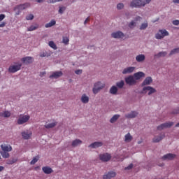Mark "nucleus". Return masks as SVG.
<instances>
[{"label":"nucleus","mask_w":179,"mask_h":179,"mask_svg":"<svg viewBox=\"0 0 179 179\" xmlns=\"http://www.w3.org/2000/svg\"><path fill=\"white\" fill-rule=\"evenodd\" d=\"M152 0H133L130 6L131 8H141V6H145L147 3H150Z\"/></svg>","instance_id":"obj_1"},{"label":"nucleus","mask_w":179,"mask_h":179,"mask_svg":"<svg viewBox=\"0 0 179 179\" xmlns=\"http://www.w3.org/2000/svg\"><path fill=\"white\" fill-rule=\"evenodd\" d=\"M2 151L1 152V155L3 159H8L9 157V152H12V146L8 145L6 144H3L1 145Z\"/></svg>","instance_id":"obj_2"},{"label":"nucleus","mask_w":179,"mask_h":179,"mask_svg":"<svg viewBox=\"0 0 179 179\" xmlns=\"http://www.w3.org/2000/svg\"><path fill=\"white\" fill-rule=\"evenodd\" d=\"M169 31L166 29H159L158 33L155 34V38L157 40H162V38H164L166 36H169Z\"/></svg>","instance_id":"obj_3"},{"label":"nucleus","mask_w":179,"mask_h":179,"mask_svg":"<svg viewBox=\"0 0 179 179\" xmlns=\"http://www.w3.org/2000/svg\"><path fill=\"white\" fill-rule=\"evenodd\" d=\"M27 8H30L29 3H25L24 4H20L15 7L14 10H17L16 15L20 14V10H24V9H27Z\"/></svg>","instance_id":"obj_4"},{"label":"nucleus","mask_w":179,"mask_h":179,"mask_svg":"<svg viewBox=\"0 0 179 179\" xmlns=\"http://www.w3.org/2000/svg\"><path fill=\"white\" fill-rule=\"evenodd\" d=\"M30 120V116L28 115H21L18 120H17V124L19 125H22L23 124H26V122H27V121H29Z\"/></svg>","instance_id":"obj_5"},{"label":"nucleus","mask_w":179,"mask_h":179,"mask_svg":"<svg viewBox=\"0 0 179 179\" xmlns=\"http://www.w3.org/2000/svg\"><path fill=\"white\" fill-rule=\"evenodd\" d=\"M104 87V84L101 83V82H97L94 85V87L92 89L94 94H97L99 90H101Z\"/></svg>","instance_id":"obj_6"},{"label":"nucleus","mask_w":179,"mask_h":179,"mask_svg":"<svg viewBox=\"0 0 179 179\" xmlns=\"http://www.w3.org/2000/svg\"><path fill=\"white\" fill-rule=\"evenodd\" d=\"M22 68V64H18L17 65H11L8 68V72L10 73H15L17 71H20Z\"/></svg>","instance_id":"obj_7"},{"label":"nucleus","mask_w":179,"mask_h":179,"mask_svg":"<svg viewBox=\"0 0 179 179\" xmlns=\"http://www.w3.org/2000/svg\"><path fill=\"white\" fill-rule=\"evenodd\" d=\"M148 92V96H150V94H153V93H156V89L150 86L144 87L143 88L142 93H144L145 94H146Z\"/></svg>","instance_id":"obj_8"},{"label":"nucleus","mask_w":179,"mask_h":179,"mask_svg":"<svg viewBox=\"0 0 179 179\" xmlns=\"http://www.w3.org/2000/svg\"><path fill=\"white\" fill-rule=\"evenodd\" d=\"M174 125V122H168L166 123H163L161 125L157 127V129L159 131H162V129H164V128H171V127H173Z\"/></svg>","instance_id":"obj_9"},{"label":"nucleus","mask_w":179,"mask_h":179,"mask_svg":"<svg viewBox=\"0 0 179 179\" xmlns=\"http://www.w3.org/2000/svg\"><path fill=\"white\" fill-rule=\"evenodd\" d=\"M99 159L101 162H109L111 159V155L108 153L101 154L99 155Z\"/></svg>","instance_id":"obj_10"},{"label":"nucleus","mask_w":179,"mask_h":179,"mask_svg":"<svg viewBox=\"0 0 179 179\" xmlns=\"http://www.w3.org/2000/svg\"><path fill=\"white\" fill-rule=\"evenodd\" d=\"M125 82L127 85H129V86H132V85H135L136 83V80L135 78H134V76H130L125 78Z\"/></svg>","instance_id":"obj_11"},{"label":"nucleus","mask_w":179,"mask_h":179,"mask_svg":"<svg viewBox=\"0 0 179 179\" xmlns=\"http://www.w3.org/2000/svg\"><path fill=\"white\" fill-rule=\"evenodd\" d=\"M111 37H113V38H122V37H124V33L121 31L113 32L111 34Z\"/></svg>","instance_id":"obj_12"},{"label":"nucleus","mask_w":179,"mask_h":179,"mask_svg":"<svg viewBox=\"0 0 179 179\" xmlns=\"http://www.w3.org/2000/svg\"><path fill=\"white\" fill-rule=\"evenodd\" d=\"M62 71H56L53 72L52 75L50 76V79H58V78H61L62 76Z\"/></svg>","instance_id":"obj_13"},{"label":"nucleus","mask_w":179,"mask_h":179,"mask_svg":"<svg viewBox=\"0 0 179 179\" xmlns=\"http://www.w3.org/2000/svg\"><path fill=\"white\" fill-rule=\"evenodd\" d=\"M23 64H31L34 61V59L32 57H25L21 59Z\"/></svg>","instance_id":"obj_14"},{"label":"nucleus","mask_w":179,"mask_h":179,"mask_svg":"<svg viewBox=\"0 0 179 179\" xmlns=\"http://www.w3.org/2000/svg\"><path fill=\"white\" fill-rule=\"evenodd\" d=\"M117 176V173L114 171H110L108 173L103 175V179H111L114 178Z\"/></svg>","instance_id":"obj_15"},{"label":"nucleus","mask_w":179,"mask_h":179,"mask_svg":"<svg viewBox=\"0 0 179 179\" xmlns=\"http://www.w3.org/2000/svg\"><path fill=\"white\" fill-rule=\"evenodd\" d=\"M176 157L175 154H166L162 157V160H173Z\"/></svg>","instance_id":"obj_16"},{"label":"nucleus","mask_w":179,"mask_h":179,"mask_svg":"<svg viewBox=\"0 0 179 179\" xmlns=\"http://www.w3.org/2000/svg\"><path fill=\"white\" fill-rule=\"evenodd\" d=\"M102 145H103V142H101V141H96V142L92 143L90 145V148H92L93 149H96L97 148H101Z\"/></svg>","instance_id":"obj_17"},{"label":"nucleus","mask_w":179,"mask_h":179,"mask_svg":"<svg viewBox=\"0 0 179 179\" xmlns=\"http://www.w3.org/2000/svg\"><path fill=\"white\" fill-rule=\"evenodd\" d=\"M135 71V67L134 66H129L126 69H124L122 71L123 75H127V73H132Z\"/></svg>","instance_id":"obj_18"},{"label":"nucleus","mask_w":179,"mask_h":179,"mask_svg":"<svg viewBox=\"0 0 179 179\" xmlns=\"http://www.w3.org/2000/svg\"><path fill=\"white\" fill-rule=\"evenodd\" d=\"M152 82H153L152 77H147L142 83L141 86H146L148 85H150Z\"/></svg>","instance_id":"obj_19"},{"label":"nucleus","mask_w":179,"mask_h":179,"mask_svg":"<svg viewBox=\"0 0 179 179\" xmlns=\"http://www.w3.org/2000/svg\"><path fill=\"white\" fill-rule=\"evenodd\" d=\"M42 170L43 173H45V174H51V173H53L54 171L52 169H51V167L49 166H43L42 168Z\"/></svg>","instance_id":"obj_20"},{"label":"nucleus","mask_w":179,"mask_h":179,"mask_svg":"<svg viewBox=\"0 0 179 179\" xmlns=\"http://www.w3.org/2000/svg\"><path fill=\"white\" fill-rule=\"evenodd\" d=\"M134 76L136 80H139V79H141V78H143V76H145V73H143V72L135 73Z\"/></svg>","instance_id":"obj_21"},{"label":"nucleus","mask_w":179,"mask_h":179,"mask_svg":"<svg viewBox=\"0 0 179 179\" xmlns=\"http://www.w3.org/2000/svg\"><path fill=\"white\" fill-rule=\"evenodd\" d=\"M22 136L23 139H30V136H31V132L23 131L22 133Z\"/></svg>","instance_id":"obj_22"},{"label":"nucleus","mask_w":179,"mask_h":179,"mask_svg":"<svg viewBox=\"0 0 179 179\" xmlns=\"http://www.w3.org/2000/svg\"><path fill=\"white\" fill-rule=\"evenodd\" d=\"M145 58V55H138L136 57V61H137V62H143Z\"/></svg>","instance_id":"obj_23"},{"label":"nucleus","mask_w":179,"mask_h":179,"mask_svg":"<svg viewBox=\"0 0 179 179\" xmlns=\"http://www.w3.org/2000/svg\"><path fill=\"white\" fill-rule=\"evenodd\" d=\"M132 139H133V137L130 133H127L124 136V142H126L127 143H129V142H131L132 141Z\"/></svg>","instance_id":"obj_24"},{"label":"nucleus","mask_w":179,"mask_h":179,"mask_svg":"<svg viewBox=\"0 0 179 179\" xmlns=\"http://www.w3.org/2000/svg\"><path fill=\"white\" fill-rule=\"evenodd\" d=\"M38 27H40V25H38V24L31 25L29 27L27 28V31H34V30H37Z\"/></svg>","instance_id":"obj_25"},{"label":"nucleus","mask_w":179,"mask_h":179,"mask_svg":"<svg viewBox=\"0 0 179 179\" xmlns=\"http://www.w3.org/2000/svg\"><path fill=\"white\" fill-rule=\"evenodd\" d=\"M81 101L84 104H87V103H89V96H87L86 94H83L81 96Z\"/></svg>","instance_id":"obj_26"},{"label":"nucleus","mask_w":179,"mask_h":179,"mask_svg":"<svg viewBox=\"0 0 179 179\" xmlns=\"http://www.w3.org/2000/svg\"><path fill=\"white\" fill-rule=\"evenodd\" d=\"M138 115V113L133 111L130 113H128L125 115L126 118H135Z\"/></svg>","instance_id":"obj_27"},{"label":"nucleus","mask_w":179,"mask_h":179,"mask_svg":"<svg viewBox=\"0 0 179 179\" xmlns=\"http://www.w3.org/2000/svg\"><path fill=\"white\" fill-rule=\"evenodd\" d=\"M79 145H82V141H80V139L74 140L71 144L73 148H76V146H79Z\"/></svg>","instance_id":"obj_28"},{"label":"nucleus","mask_w":179,"mask_h":179,"mask_svg":"<svg viewBox=\"0 0 179 179\" xmlns=\"http://www.w3.org/2000/svg\"><path fill=\"white\" fill-rule=\"evenodd\" d=\"M57 22L54 20H52L50 22L45 24V27L48 29L49 27H52V26H55Z\"/></svg>","instance_id":"obj_29"},{"label":"nucleus","mask_w":179,"mask_h":179,"mask_svg":"<svg viewBox=\"0 0 179 179\" xmlns=\"http://www.w3.org/2000/svg\"><path fill=\"white\" fill-rule=\"evenodd\" d=\"M10 115V112L9 111H4L2 113H0V117H3V118H8Z\"/></svg>","instance_id":"obj_30"},{"label":"nucleus","mask_w":179,"mask_h":179,"mask_svg":"<svg viewBox=\"0 0 179 179\" xmlns=\"http://www.w3.org/2000/svg\"><path fill=\"white\" fill-rule=\"evenodd\" d=\"M118 92V88L115 86H112L110 89V94H117V92Z\"/></svg>","instance_id":"obj_31"},{"label":"nucleus","mask_w":179,"mask_h":179,"mask_svg":"<svg viewBox=\"0 0 179 179\" xmlns=\"http://www.w3.org/2000/svg\"><path fill=\"white\" fill-rule=\"evenodd\" d=\"M163 138H164V135L155 137L152 141L155 143H157L160 142V141H162V139H163Z\"/></svg>","instance_id":"obj_32"},{"label":"nucleus","mask_w":179,"mask_h":179,"mask_svg":"<svg viewBox=\"0 0 179 179\" xmlns=\"http://www.w3.org/2000/svg\"><path fill=\"white\" fill-rule=\"evenodd\" d=\"M118 118H120V115H114L110 120V122L111 124H114V122H115V121H117V120H118Z\"/></svg>","instance_id":"obj_33"},{"label":"nucleus","mask_w":179,"mask_h":179,"mask_svg":"<svg viewBox=\"0 0 179 179\" xmlns=\"http://www.w3.org/2000/svg\"><path fill=\"white\" fill-rule=\"evenodd\" d=\"M57 125V122H52L50 124H48L45 125V128H47L48 129L50 128H54Z\"/></svg>","instance_id":"obj_34"},{"label":"nucleus","mask_w":179,"mask_h":179,"mask_svg":"<svg viewBox=\"0 0 179 179\" xmlns=\"http://www.w3.org/2000/svg\"><path fill=\"white\" fill-rule=\"evenodd\" d=\"M178 52H179V48L173 49L169 53V56L174 55V54H178Z\"/></svg>","instance_id":"obj_35"},{"label":"nucleus","mask_w":179,"mask_h":179,"mask_svg":"<svg viewBox=\"0 0 179 179\" xmlns=\"http://www.w3.org/2000/svg\"><path fill=\"white\" fill-rule=\"evenodd\" d=\"M166 55H167V52H159L155 57L160 58V57H166Z\"/></svg>","instance_id":"obj_36"},{"label":"nucleus","mask_w":179,"mask_h":179,"mask_svg":"<svg viewBox=\"0 0 179 179\" xmlns=\"http://www.w3.org/2000/svg\"><path fill=\"white\" fill-rule=\"evenodd\" d=\"M62 43L66 45H68V44H69V38L68 36H64Z\"/></svg>","instance_id":"obj_37"},{"label":"nucleus","mask_w":179,"mask_h":179,"mask_svg":"<svg viewBox=\"0 0 179 179\" xmlns=\"http://www.w3.org/2000/svg\"><path fill=\"white\" fill-rule=\"evenodd\" d=\"M49 46H50L51 48H52L53 50H57V45H55V43L52 41L49 42Z\"/></svg>","instance_id":"obj_38"},{"label":"nucleus","mask_w":179,"mask_h":179,"mask_svg":"<svg viewBox=\"0 0 179 179\" xmlns=\"http://www.w3.org/2000/svg\"><path fill=\"white\" fill-rule=\"evenodd\" d=\"M124 80H121L120 82L116 83V85L117 86V87H119V89H122V87H124Z\"/></svg>","instance_id":"obj_39"},{"label":"nucleus","mask_w":179,"mask_h":179,"mask_svg":"<svg viewBox=\"0 0 179 179\" xmlns=\"http://www.w3.org/2000/svg\"><path fill=\"white\" fill-rule=\"evenodd\" d=\"M148 22L143 23L140 27V30H145L148 27Z\"/></svg>","instance_id":"obj_40"},{"label":"nucleus","mask_w":179,"mask_h":179,"mask_svg":"<svg viewBox=\"0 0 179 179\" xmlns=\"http://www.w3.org/2000/svg\"><path fill=\"white\" fill-rule=\"evenodd\" d=\"M17 162V159L13 158L12 159L8 161L7 164H13L14 163H16Z\"/></svg>","instance_id":"obj_41"},{"label":"nucleus","mask_w":179,"mask_h":179,"mask_svg":"<svg viewBox=\"0 0 179 179\" xmlns=\"http://www.w3.org/2000/svg\"><path fill=\"white\" fill-rule=\"evenodd\" d=\"M33 19H34V15L33 14H29L26 16L27 20H33Z\"/></svg>","instance_id":"obj_42"},{"label":"nucleus","mask_w":179,"mask_h":179,"mask_svg":"<svg viewBox=\"0 0 179 179\" xmlns=\"http://www.w3.org/2000/svg\"><path fill=\"white\" fill-rule=\"evenodd\" d=\"M135 26H136V22H135V21H131L129 24V27H130V29H134V27H135Z\"/></svg>","instance_id":"obj_43"},{"label":"nucleus","mask_w":179,"mask_h":179,"mask_svg":"<svg viewBox=\"0 0 179 179\" xmlns=\"http://www.w3.org/2000/svg\"><path fill=\"white\" fill-rule=\"evenodd\" d=\"M36 162H38V158H37V157H34L33 159L31 161L30 164H36Z\"/></svg>","instance_id":"obj_44"},{"label":"nucleus","mask_w":179,"mask_h":179,"mask_svg":"<svg viewBox=\"0 0 179 179\" xmlns=\"http://www.w3.org/2000/svg\"><path fill=\"white\" fill-rule=\"evenodd\" d=\"M124 8V3H120L117 6V8L120 10Z\"/></svg>","instance_id":"obj_45"},{"label":"nucleus","mask_w":179,"mask_h":179,"mask_svg":"<svg viewBox=\"0 0 179 179\" xmlns=\"http://www.w3.org/2000/svg\"><path fill=\"white\" fill-rule=\"evenodd\" d=\"M65 9H66V8H65V7H59V13L62 15V13H64V11L65 10Z\"/></svg>","instance_id":"obj_46"},{"label":"nucleus","mask_w":179,"mask_h":179,"mask_svg":"<svg viewBox=\"0 0 179 179\" xmlns=\"http://www.w3.org/2000/svg\"><path fill=\"white\" fill-rule=\"evenodd\" d=\"M39 55L41 58H44L45 57H48V55H47V52H41Z\"/></svg>","instance_id":"obj_47"},{"label":"nucleus","mask_w":179,"mask_h":179,"mask_svg":"<svg viewBox=\"0 0 179 179\" xmlns=\"http://www.w3.org/2000/svg\"><path fill=\"white\" fill-rule=\"evenodd\" d=\"M62 0H49L48 3H55L57 2H61Z\"/></svg>","instance_id":"obj_48"},{"label":"nucleus","mask_w":179,"mask_h":179,"mask_svg":"<svg viewBox=\"0 0 179 179\" xmlns=\"http://www.w3.org/2000/svg\"><path fill=\"white\" fill-rule=\"evenodd\" d=\"M173 24H174V26H178L179 24V20H175L173 21Z\"/></svg>","instance_id":"obj_49"},{"label":"nucleus","mask_w":179,"mask_h":179,"mask_svg":"<svg viewBox=\"0 0 179 179\" xmlns=\"http://www.w3.org/2000/svg\"><path fill=\"white\" fill-rule=\"evenodd\" d=\"M132 167H134V164H130L127 167H126L124 169V170H131V169H132Z\"/></svg>","instance_id":"obj_50"},{"label":"nucleus","mask_w":179,"mask_h":179,"mask_svg":"<svg viewBox=\"0 0 179 179\" xmlns=\"http://www.w3.org/2000/svg\"><path fill=\"white\" fill-rule=\"evenodd\" d=\"M135 22H141V20H142L141 17L140 16H137L135 19H134Z\"/></svg>","instance_id":"obj_51"},{"label":"nucleus","mask_w":179,"mask_h":179,"mask_svg":"<svg viewBox=\"0 0 179 179\" xmlns=\"http://www.w3.org/2000/svg\"><path fill=\"white\" fill-rule=\"evenodd\" d=\"M6 16L5 14H1L0 15V22H2L3 19H5Z\"/></svg>","instance_id":"obj_52"},{"label":"nucleus","mask_w":179,"mask_h":179,"mask_svg":"<svg viewBox=\"0 0 179 179\" xmlns=\"http://www.w3.org/2000/svg\"><path fill=\"white\" fill-rule=\"evenodd\" d=\"M82 72V70L78 69L75 71V73H76V75H81Z\"/></svg>","instance_id":"obj_53"},{"label":"nucleus","mask_w":179,"mask_h":179,"mask_svg":"<svg viewBox=\"0 0 179 179\" xmlns=\"http://www.w3.org/2000/svg\"><path fill=\"white\" fill-rule=\"evenodd\" d=\"M5 26H6V22H3L0 23V27H5Z\"/></svg>","instance_id":"obj_54"},{"label":"nucleus","mask_w":179,"mask_h":179,"mask_svg":"<svg viewBox=\"0 0 179 179\" xmlns=\"http://www.w3.org/2000/svg\"><path fill=\"white\" fill-rule=\"evenodd\" d=\"M90 20V17H87L86 20L84 22V24H86V23H87V22H89Z\"/></svg>","instance_id":"obj_55"},{"label":"nucleus","mask_w":179,"mask_h":179,"mask_svg":"<svg viewBox=\"0 0 179 179\" xmlns=\"http://www.w3.org/2000/svg\"><path fill=\"white\" fill-rule=\"evenodd\" d=\"M44 75H45V71L41 72L40 73V76H44Z\"/></svg>","instance_id":"obj_56"},{"label":"nucleus","mask_w":179,"mask_h":179,"mask_svg":"<svg viewBox=\"0 0 179 179\" xmlns=\"http://www.w3.org/2000/svg\"><path fill=\"white\" fill-rule=\"evenodd\" d=\"M36 2L41 3V2H44V0H36Z\"/></svg>","instance_id":"obj_57"},{"label":"nucleus","mask_w":179,"mask_h":179,"mask_svg":"<svg viewBox=\"0 0 179 179\" xmlns=\"http://www.w3.org/2000/svg\"><path fill=\"white\" fill-rule=\"evenodd\" d=\"M173 2L174 3H179V0H173Z\"/></svg>","instance_id":"obj_58"},{"label":"nucleus","mask_w":179,"mask_h":179,"mask_svg":"<svg viewBox=\"0 0 179 179\" xmlns=\"http://www.w3.org/2000/svg\"><path fill=\"white\" fill-rule=\"evenodd\" d=\"M5 168L3 166H0V171H3V170Z\"/></svg>","instance_id":"obj_59"},{"label":"nucleus","mask_w":179,"mask_h":179,"mask_svg":"<svg viewBox=\"0 0 179 179\" xmlns=\"http://www.w3.org/2000/svg\"><path fill=\"white\" fill-rule=\"evenodd\" d=\"M178 113H179V110H176L173 112V114H178Z\"/></svg>","instance_id":"obj_60"},{"label":"nucleus","mask_w":179,"mask_h":179,"mask_svg":"<svg viewBox=\"0 0 179 179\" xmlns=\"http://www.w3.org/2000/svg\"><path fill=\"white\" fill-rule=\"evenodd\" d=\"M176 127H179V122L176 124Z\"/></svg>","instance_id":"obj_61"},{"label":"nucleus","mask_w":179,"mask_h":179,"mask_svg":"<svg viewBox=\"0 0 179 179\" xmlns=\"http://www.w3.org/2000/svg\"><path fill=\"white\" fill-rule=\"evenodd\" d=\"M138 145H140V143H142V142H141V141H138Z\"/></svg>","instance_id":"obj_62"},{"label":"nucleus","mask_w":179,"mask_h":179,"mask_svg":"<svg viewBox=\"0 0 179 179\" xmlns=\"http://www.w3.org/2000/svg\"><path fill=\"white\" fill-rule=\"evenodd\" d=\"M116 161H117V162H120V159H118L116 158Z\"/></svg>","instance_id":"obj_63"},{"label":"nucleus","mask_w":179,"mask_h":179,"mask_svg":"<svg viewBox=\"0 0 179 179\" xmlns=\"http://www.w3.org/2000/svg\"><path fill=\"white\" fill-rule=\"evenodd\" d=\"M161 166H163V164H162Z\"/></svg>","instance_id":"obj_64"}]
</instances>
